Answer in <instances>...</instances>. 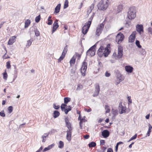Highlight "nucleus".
<instances>
[{
	"label": "nucleus",
	"instance_id": "56",
	"mask_svg": "<svg viewBox=\"0 0 152 152\" xmlns=\"http://www.w3.org/2000/svg\"><path fill=\"white\" fill-rule=\"evenodd\" d=\"M53 107L56 110L58 109L60 107V106L59 105H56L55 104H54L53 105Z\"/></svg>",
	"mask_w": 152,
	"mask_h": 152
},
{
	"label": "nucleus",
	"instance_id": "35",
	"mask_svg": "<svg viewBox=\"0 0 152 152\" xmlns=\"http://www.w3.org/2000/svg\"><path fill=\"white\" fill-rule=\"evenodd\" d=\"M69 1L68 0H65L64 1V9H66L68 7Z\"/></svg>",
	"mask_w": 152,
	"mask_h": 152
},
{
	"label": "nucleus",
	"instance_id": "10",
	"mask_svg": "<svg viewBox=\"0 0 152 152\" xmlns=\"http://www.w3.org/2000/svg\"><path fill=\"white\" fill-rule=\"evenodd\" d=\"M118 56L119 58H121L123 55V48L120 45L118 46Z\"/></svg>",
	"mask_w": 152,
	"mask_h": 152
},
{
	"label": "nucleus",
	"instance_id": "47",
	"mask_svg": "<svg viewBox=\"0 0 152 152\" xmlns=\"http://www.w3.org/2000/svg\"><path fill=\"white\" fill-rule=\"evenodd\" d=\"M140 53L143 55L145 54L146 53L145 50L142 48L140 50Z\"/></svg>",
	"mask_w": 152,
	"mask_h": 152
},
{
	"label": "nucleus",
	"instance_id": "14",
	"mask_svg": "<svg viewBox=\"0 0 152 152\" xmlns=\"http://www.w3.org/2000/svg\"><path fill=\"white\" fill-rule=\"evenodd\" d=\"M136 29L140 34H141V32H143V28L142 25H137L136 26Z\"/></svg>",
	"mask_w": 152,
	"mask_h": 152
},
{
	"label": "nucleus",
	"instance_id": "29",
	"mask_svg": "<svg viewBox=\"0 0 152 152\" xmlns=\"http://www.w3.org/2000/svg\"><path fill=\"white\" fill-rule=\"evenodd\" d=\"M51 16H49L48 18V23L47 24L48 25H51L53 23V20L51 19Z\"/></svg>",
	"mask_w": 152,
	"mask_h": 152
},
{
	"label": "nucleus",
	"instance_id": "40",
	"mask_svg": "<svg viewBox=\"0 0 152 152\" xmlns=\"http://www.w3.org/2000/svg\"><path fill=\"white\" fill-rule=\"evenodd\" d=\"M115 75L116 77H119L120 76H121V75L120 72L118 70H116L115 71Z\"/></svg>",
	"mask_w": 152,
	"mask_h": 152
},
{
	"label": "nucleus",
	"instance_id": "39",
	"mask_svg": "<svg viewBox=\"0 0 152 152\" xmlns=\"http://www.w3.org/2000/svg\"><path fill=\"white\" fill-rule=\"evenodd\" d=\"M64 146V142L61 141H60L59 142V145H58V147L59 148H62Z\"/></svg>",
	"mask_w": 152,
	"mask_h": 152
},
{
	"label": "nucleus",
	"instance_id": "41",
	"mask_svg": "<svg viewBox=\"0 0 152 152\" xmlns=\"http://www.w3.org/2000/svg\"><path fill=\"white\" fill-rule=\"evenodd\" d=\"M67 106L66 104H62L61 106V108L62 111H64L65 109V107Z\"/></svg>",
	"mask_w": 152,
	"mask_h": 152
},
{
	"label": "nucleus",
	"instance_id": "6",
	"mask_svg": "<svg viewBox=\"0 0 152 152\" xmlns=\"http://www.w3.org/2000/svg\"><path fill=\"white\" fill-rule=\"evenodd\" d=\"M104 26V25L103 23H101L96 28V35L97 36H99L101 34Z\"/></svg>",
	"mask_w": 152,
	"mask_h": 152
},
{
	"label": "nucleus",
	"instance_id": "60",
	"mask_svg": "<svg viewBox=\"0 0 152 152\" xmlns=\"http://www.w3.org/2000/svg\"><path fill=\"white\" fill-rule=\"evenodd\" d=\"M100 142L101 144L102 145H104L105 143V141L104 140H101L100 141Z\"/></svg>",
	"mask_w": 152,
	"mask_h": 152
},
{
	"label": "nucleus",
	"instance_id": "58",
	"mask_svg": "<svg viewBox=\"0 0 152 152\" xmlns=\"http://www.w3.org/2000/svg\"><path fill=\"white\" fill-rule=\"evenodd\" d=\"M65 123H67L69 122V118L68 117H65Z\"/></svg>",
	"mask_w": 152,
	"mask_h": 152
},
{
	"label": "nucleus",
	"instance_id": "32",
	"mask_svg": "<svg viewBox=\"0 0 152 152\" xmlns=\"http://www.w3.org/2000/svg\"><path fill=\"white\" fill-rule=\"evenodd\" d=\"M105 109L106 110L105 113H109L110 111V107L107 105H105Z\"/></svg>",
	"mask_w": 152,
	"mask_h": 152
},
{
	"label": "nucleus",
	"instance_id": "5",
	"mask_svg": "<svg viewBox=\"0 0 152 152\" xmlns=\"http://www.w3.org/2000/svg\"><path fill=\"white\" fill-rule=\"evenodd\" d=\"M91 22V21H88L85 23L82 28V32L84 34H86L88 31Z\"/></svg>",
	"mask_w": 152,
	"mask_h": 152
},
{
	"label": "nucleus",
	"instance_id": "9",
	"mask_svg": "<svg viewBox=\"0 0 152 152\" xmlns=\"http://www.w3.org/2000/svg\"><path fill=\"white\" fill-rule=\"evenodd\" d=\"M87 64L85 61L83 63V65L81 68V72L83 76H85L86 73V69L87 67Z\"/></svg>",
	"mask_w": 152,
	"mask_h": 152
},
{
	"label": "nucleus",
	"instance_id": "19",
	"mask_svg": "<svg viewBox=\"0 0 152 152\" xmlns=\"http://www.w3.org/2000/svg\"><path fill=\"white\" fill-rule=\"evenodd\" d=\"M125 69L127 72L131 73L133 71V68L130 66H126L125 67Z\"/></svg>",
	"mask_w": 152,
	"mask_h": 152
},
{
	"label": "nucleus",
	"instance_id": "53",
	"mask_svg": "<svg viewBox=\"0 0 152 152\" xmlns=\"http://www.w3.org/2000/svg\"><path fill=\"white\" fill-rule=\"evenodd\" d=\"M74 55H76V58L77 57L78 60H79L81 56V55L78 54L77 53H76Z\"/></svg>",
	"mask_w": 152,
	"mask_h": 152
},
{
	"label": "nucleus",
	"instance_id": "51",
	"mask_svg": "<svg viewBox=\"0 0 152 152\" xmlns=\"http://www.w3.org/2000/svg\"><path fill=\"white\" fill-rule=\"evenodd\" d=\"M35 35L37 37H38L40 35V33L37 29L35 30L34 31Z\"/></svg>",
	"mask_w": 152,
	"mask_h": 152
},
{
	"label": "nucleus",
	"instance_id": "61",
	"mask_svg": "<svg viewBox=\"0 0 152 152\" xmlns=\"http://www.w3.org/2000/svg\"><path fill=\"white\" fill-rule=\"evenodd\" d=\"M94 16V14L92 15L90 17V18H89L88 21H91V22H92V19H93V18Z\"/></svg>",
	"mask_w": 152,
	"mask_h": 152
},
{
	"label": "nucleus",
	"instance_id": "45",
	"mask_svg": "<svg viewBox=\"0 0 152 152\" xmlns=\"http://www.w3.org/2000/svg\"><path fill=\"white\" fill-rule=\"evenodd\" d=\"M65 56L62 54L61 56L59 58H58V62H60L62 60H63V59H64V57Z\"/></svg>",
	"mask_w": 152,
	"mask_h": 152
},
{
	"label": "nucleus",
	"instance_id": "16",
	"mask_svg": "<svg viewBox=\"0 0 152 152\" xmlns=\"http://www.w3.org/2000/svg\"><path fill=\"white\" fill-rule=\"evenodd\" d=\"M102 135L104 138H106L109 136L110 132L108 130H104L102 132Z\"/></svg>",
	"mask_w": 152,
	"mask_h": 152
},
{
	"label": "nucleus",
	"instance_id": "62",
	"mask_svg": "<svg viewBox=\"0 0 152 152\" xmlns=\"http://www.w3.org/2000/svg\"><path fill=\"white\" fill-rule=\"evenodd\" d=\"M89 137V136L88 135H86L83 136V137L85 139H88Z\"/></svg>",
	"mask_w": 152,
	"mask_h": 152
},
{
	"label": "nucleus",
	"instance_id": "54",
	"mask_svg": "<svg viewBox=\"0 0 152 152\" xmlns=\"http://www.w3.org/2000/svg\"><path fill=\"white\" fill-rule=\"evenodd\" d=\"M0 115L2 117H4L5 116V114L4 113V111L3 110L0 112Z\"/></svg>",
	"mask_w": 152,
	"mask_h": 152
},
{
	"label": "nucleus",
	"instance_id": "55",
	"mask_svg": "<svg viewBox=\"0 0 152 152\" xmlns=\"http://www.w3.org/2000/svg\"><path fill=\"white\" fill-rule=\"evenodd\" d=\"M148 32L149 34H152V28L149 27L148 29Z\"/></svg>",
	"mask_w": 152,
	"mask_h": 152
},
{
	"label": "nucleus",
	"instance_id": "30",
	"mask_svg": "<svg viewBox=\"0 0 152 152\" xmlns=\"http://www.w3.org/2000/svg\"><path fill=\"white\" fill-rule=\"evenodd\" d=\"M96 145V143L94 142H92L88 144V146L90 148L93 147L95 146Z\"/></svg>",
	"mask_w": 152,
	"mask_h": 152
},
{
	"label": "nucleus",
	"instance_id": "7",
	"mask_svg": "<svg viewBox=\"0 0 152 152\" xmlns=\"http://www.w3.org/2000/svg\"><path fill=\"white\" fill-rule=\"evenodd\" d=\"M124 36L123 34L120 32L118 33L116 37V42L118 44H120L123 40Z\"/></svg>",
	"mask_w": 152,
	"mask_h": 152
},
{
	"label": "nucleus",
	"instance_id": "37",
	"mask_svg": "<svg viewBox=\"0 0 152 152\" xmlns=\"http://www.w3.org/2000/svg\"><path fill=\"white\" fill-rule=\"evenodd\" d=\"M3 74L4 79L5 80H6L7 79L8 75L6 72V70H5V72Z\"/></svg>",
	"mask_w": 152,
	"mask_h": 152
},
{
	"label": "nucleus",
	"instance_id": "24",
	"mask_svg": "<svg viewBox=\"0 0 152 152\" xmlns=\"http://www.w3.org/2000/svg\"><path fill=\"white\" fill-rule=\"evenodd\" d=\"M76 59V55H74L73 57L70 60L69 62L70 64L71 65L72 64H74L75 62V60Z\"/></svg>",
	"mask_w": 152,
	"mask_h": 152
},
{
	"label": "nucleus",
	"instance_id": "48",
	"mask_svg": "<svg viewBox=\"0 0 152 152\" xmlns=\"http://www.w3.org/2000/svg\"><path fill=\"white\" fill-rule=\"evenodd\" d=\"M137 136V134H135L133 137H132L129 140L128 142H130L134 139H135L136 138Z\"/></svg>",
	"mask_w": 152,
	"mask_h": 152
},
{
	"label": "nucleus",
	"instance_id": "1",
	"mask_svg": "<svg viewBox=\"0 0 152 152\" xmlns=\"http://www.w3.org/2000/svg\"><path fill=\"white\" fill-rule=\"evenodd\" d=\"M110 51L108 47H104L101 46L97 51V53L99 57H101L103 55L105 57H107L110 53Z\"/></svg>",
	"mask_w": 152,
	"mask_h": 152
},
{
	"label": "nucleus",
	"instance_id": "17",
	"mask_svg": "<svg viewBox=\"0 0 152 152\" xmlns=\"http://www.w3.org/2000/svg\"><path fill=\"white\" fill-rule=\"evenodd\" d=\"M71 130H68L66 131V139L69 141H70L71 140V137L72 132L71 131Z\"/></svg>",
	"mask_w": 152,
	"mask_h": 152
},
{
	"label": "nucleus",
	"instance_id": "4",
	"mask_svg": "<svg viewBox=\"0 0 152 152\" xmlns=\"http://www.w3.org/2000/svg\"><path fill=\"white\" fill-rule=\"evenodd\" d=\"M96 47V45H94L91 47L87 51L86 53V55L89 56H94L96 52L95 48Z\"/></svg>",
	"mask_w": 152,
	"mask_h": 152
},
{
	"label": "nucleus",
	"instance_id": "21",
	"mask_svg": "<svg viewBox=\"0 0 152 152\" xmlns=\"http://www.w3.org/2000/svg\"><path fill=\"white\" fill-rule=\"evenodd\" d=\"M61 6V4H58L55 7V9L54 12L56 13H58L59 12L60 7Z\"/></svg>",
	"mask_w": 152,
	"mask_h": 152
},
{
	"label": "nucleus",
	"instance_id": "50",
	"mask_svg": "<svg viewBox=\"0 0 152 152\" xmlns=\"http://www.w3.org/2000/svg\"><path fill=\"white\" fill-rule=\"evenodd\" d=\"M123 9L122 6L121 5H119L118 7V10L117 11L118 12H119L121 11Z\"/></svg>",
	"mask_w": 152,
	"mask_h": 152
},
{
	"label": "nucleus",
	"instance_id": "42",
	"mask_svg": "<svg viewBox=\"0 0 152 152\" xmlns=\"http://www.w3.org/2000/svg\"><path fill=\"white\" fill-rule=\"evenodd\" d=\"M117 80H119V82H118V83H120L121 82L122 80H124V79L122 78V75H121V76H119V77H116Z\"/></svg>",
	"mask_w": 152,
	"mask_h": 152
},
{
	"label": "nucleus",
	"instance_id": "20",
	"mask_svg": "<svg viewBox=\"0 0 152 152\" xmlns=\"http://www.w3.org/2000/svg\"><path fill=\"white\" fill-rule=\"evenodd\" d=\"M94 4H92L88 8L87 11V14L88 15L91 12L92 10L94 8Z\"/></svg>",
	"mask_w": 152,
	"mask_h": 152
},
{
	"label": "nucleus",
	"instance_id": "52",
	"mask_svg": "<svg viewBox=\"0 0 152 152\" xmlns=\"http://www.w3.org/2000/svg\"><path fill=\"white\" fill-rule=\"evenodd\" d=\"M83 86L80 84H79L77 86V87L76 89L77 90H80L83 88Z\"/></svg>",
	"mask_w": 152,
	"mask_h": 152
},
{
	"label": "nucleus",
	"instance_id": "3",
	"mask_svg": "<svg viewBox=\"0 0 152 152\" xmlns=\"http://www.w3.org/2000/svg\"><path fill=\"white\" fill-rule=\"evenodd\" d=\"M136 16V10L134 7H131L128 12L127 17L129 19H134Z\"/></svg>",
	"mask_w": 152,
	"mask_h": 152
},
{
	"label": "nucleus",
	"instance_id": "27",
	"mask_svg": "<svg viewBox=\"0 0 152 152\" xmlns=\"http://www.w3.org/2000/svg\"><path fill=\"white\" fill-rule=\"evenodd\" d=\"M148 131L147 133L146 134V136H149L150 135V133L151 132V129H152V126L150 124H149L148 125Z\"/></svg>",
	"mask_w": 152,
	"mask_h": 152
},
{
	"label": "nucleus",
	"instance_id": "46",
	"mask_svg": "<svg viewBox=\"0 0 152 152\" xmlns=\"http://www.w3.org/2000/svg\"><path fill=\"white\" fill-rule=\"evenodd\" d=\"M112 113L115 116H116L117 115L118 113V110H112Z\"/></svg>",
	"mask_w": 152,
	"mask_h": 152
},
{
	"label": "nucleus",
	"instance_id": "18",
	"mask_svg": "<svg viewBox=\"0 0 152 152\" xmlns=\"http://www.w3.org/2000/svg\"><path fill=\"white\" fill-rule=\"evenodd\" d=\"M49 134V132L45 133L42 136L41 138L42 139V142H45L46 141V138L48 137Z\"/></svg>",
	"mask_w": 152,
	"mask_h": 152
},
{
	"label": "nucleus",
	"instance_id": "22",
	"mask_svg": "<svg viewBox=\"0 0 152 152\" xmlns=\"http://www.w3.org/2000/svg\"><path fill=\"white\" fill-rule=\"evenodd\" d=\"M54 146V144H52L49 145L47 147L45 148L43 150V152H45L49 150L52 148Z\"/></svg>",
	"mask_w": 152,
	"mask_h": 152
},
{
	"label": "nucleus",
	"instance_id": "33",
	"mask_svg": "<svg viewBox=\"0 0 152 152\" xmlns=\"http://www.w3.org/2000/svg\"><path fill=\"white\" fill-rule=\"evenodd\" d=\"M70 98L68 97L64 98V103L65 104H67L70 101Z\"/></svg>",
	"mask_w": 152,
	"mask_h": 152
},
{
	"label": "nucleus",
	"instance_id": "15",
	"mask_svg": "<svg viewBox=\"0 0 152 152\" xmlns=\"http://www.w3.org/2000/svg\"><path fill=\"white\" fill-rule=\"evenodd\" d=\"M16 36H15L11 37L8 41L7 45H12L16 41Z\"/></svg>",
	"mask_w": 152,
	"mask_h": 152
},
{
	"label": "nucleus",
	"instance_id": "12",
	"mask_svg": "<svg viewBox=\"0 0 152 152\" xmlns=\"http://www.w3.org/2000/svg\"><path fill=\"white\" fill-rule=\"evenodd\" d=\"M136 32V31H133L129 37V42L132 43L134 41L135 38V35Z\"/></svg>",
	"mask_w": 152,
	"mask_h": 152
},
{
	"label": "nucleus",
	"instance_id": "34",
	"mask_svg": "<svg viewBox=\"0 0 152 152\" xmlns=\"http://www.w3.org/2000/svg\"><path fill=\"white\" fill-rule=\"evenodd\" d=\"M72 109L71 107L70 106H68V108L67 109H65L64 110V112L66 114H67L68 112L70 111Z\"/></svg>",
	"mask_w": 152,
	"mask_h": 152
},
{
	"label": "nucleus",
	"instance_id": "8",
	"mask_svg": "<svg viewBox=\"0 0 152 152\" xmlns=\"http://www.w3.org/2000/svg\"><path fill=\"white\" fill-rule=\"evenodd\" d=\"M122 102H120L118 106V109L119 110V113L120 114L125 113L126 111V107L125 106H123L122 105Z\"/></svg>",
	"mask_w": 152,
	"mask_h": 152
},
{
	"label": "nucleus",
	"instance_id": "2",
	"mask_svg": "<svg viewBox=\"0 0 152 152\" xmlns=\"http://www.w3.org/2000/svg\"><path fill=\"white\" fill-rule=\"evenodd\" d=\"M108 0H101L97 5L98 9L102 10H106L108 6Z\"/></svg>",
	"mask_w": 152,
	"mask_h": 152
},
{
	"label": "nucleus",
	"instance_id": "11",
	"mask_svg": "<svg viewBox=\"0 0 152 152\" xmlns=\"http://www.w3.org/2000/svg\"><path fill=\"white\" fill-rule=\"evenodd\" d=\"M100 91L99 86L98 84H96L95 86V91L93 94V96L94 97L97 96L99 94Z\"/></svg>",
	"mask_w": 152,
	"mask_h": 152
},
{
	"label": "nucleus",
	"instance_id": "31",
	"mask_svg": "<svg viewBox=\"0 0 152 152\" xmlns=\"http://www.w3.org/2000/svg\"><path fill=\"white\" fill-rule=\"evenodd\" d=\"M68 50V48L67 45H66L64 48L63 51L62 52V54L65 56L66 53H67Z\"/></svg>",
	"mask_w": 152,
	"mask_h": 152
},
{
	"label": "nucleus",
	"instance_id": "57",
	"mask_svg": "<svg viewBox=\"0 0 152 152\" xmlns=\"http://www.w3.org/2000/svg\"><path fill=\"white\" fill-rule=\"evenodd\" d=\"M7 67V69H10L11 67V65L10 64V62L8 61L6 63Z\"/></svg>",
	"mask_w": 152,
	"mask_h": 152
},
{
	"label": "nucleus",
	"instance_id": "43",
	"mask_svg": "<svg viewBox=\"0 0 152 152\" xmlns=\"http://www.w3.org/2000/svg\"><path fill=\"white\" fill-rule=\"evenodd\" d=\"M41 17L40 15H39L36 17L35 19V22L37 23L39 22L40 20Z\"/></svg>",
	"mask_w": 152,
	"mask_h": 152
},
{
	"label": "nucleus",
	"instance_id": "13",
	"mask_svg": "<svg viewBox=\"0 0 152 152\" xmlns=\"http://www.w3.org/2000/svg\"><path fill=\"white\" fill-rule=\"evenodd\" d=\"M58 20H56L54 22L53 24V29L52 34H53L56 30L57 29L58 27L59 26L58 23Z\"/></svg>",
	"mask_w": 152,
	"mask_h": 152
},
{
	"label": "nucleus",
	"instance_id": "25",
	"mask_svg": "<svg viewBox=\"0 0 152 152\" xmlns=\"http://www.w3.org/2000/svg\"><path fill=\"white\" fill-rule=\"evenodd\" d=\"M53 114V117L55 118H57L60 115V113L57 110H55L54 111Z\"/></svg>",
	"mask_w": 152,
	"mask_h": 152
},
{
	"label": "nucleus",
	"instance_id": "28",
	"mask_svg": "<svg viewBox=\"0 0 152 152\" xmlns=\"http://www.w3.org/2000/svg\"><path fill=\"white\" fill-rule=\"evenodd\" d=\"M66 127L68 129V130H72V127H71V124L70 122L66 123Z\"/></svg>",
	"mask_w": 152,
	"mask_h": 152
},
{
	"label": "nucleus",
	"instance_id": "59",
	"mask_svg": "<svg viewBox=\"0 0 152 152\" xmlns=\"http://www.w3.org/2000/svg\"><path fill=\"white\" fill-rule=\"evenodd\" d=\"M110 74L109 73L107 72H106L105 73V75L107 77H109L110 76Z\"/></svg>",
	"mask_w": 152,
	"mask_h": 152
},
{
	"label": "nucleus",
	"instance_id": "23",
	"mask_svg": "<svg viewBox=\"0 0 152 152\" xmlns=\"http://www.w3.org/2000/svg\"><path fill=\"white\" fill-rule=\"evenodd\" d=\"M2 47L5 50V51H6V53L4 54V55L3 56V58L4 59H6L7 58H10V57H6L5 56L6 55L7 53V50L6 48V47L4 45H2Z\"/></svg>",
	"mask_w": 152,
	"mask_h": 152
},
{
	"label": "nucleus",
	"instance_id": "38",
	"mask_svg": "<svg viewBox=\"0 0 152 152\" xmlns=\"http://www.w3.org/2000/svg\"><path fill=\"white\" fill-rule=\"evenodd\" d=\"M33 40L29 39L27 41V43L26 44V46H28V47H29L31 45Z\"/></svg>",
	"mask_w": 152,
	"mask_h": 152
},
{
	"label": "nucleus",
	"instance_id": "63",
	"mask_svg": "<svg viewBox=\"0 0 152 152\" xmlns=\"http://www.w3.org/2000/svg\"><path fill=\"white\" fill-rule=\"evenodd\" d=\"M107 152H113V151L112 148H108L107 149Z\"/></svg>",
	"mask_w": 152,
	"mask_h": 152
},
{
	"label": "nucleus",
	"instance_id": "44",
	"mask_svg": "<svg viewBox=\"0 0 152 152\" xmlns=\"http://www.w3.org/2000/svg\"><path fill=\"white\" fill-rule=\"evenodd\" d=\"M135 44L138 48H141V46L140 45V42L139 40H136V41Z\"/></svg>",
	"mask_w": 152,
	"mask_h": 152
},
{
	"label": "nucleus",
	"instance_id": "26",
	"mask_svg": "<svg viewBox=\"0 0 152 152\" xmlns=\"http://www.w3.org/2000/svg\"><path fill=\"white\" fill-rule=\"evenodd\" d=\"M31 23L30 20L28 19L26 21L25 23L24 27L25 28H27Z\"/></svg>",
	"mask_w": 152,
	"mask_h": 152
},
{
	"label": "nucleus",
	"instance_id": "64",
	"mask_svg": "<svg viewBox=\"0 0 152 152\" xmlns=\"http://www.w3.org/2000/svg\"><path fill=\"white\" fill-rule=\"evenodd\" d=\"M129 102L130 103H132V100L131 99V97L128 96L127 98Z\"/></svg>",
	"mask_w": 152,
	"mask_h": 152
},
{
	"label": "nucleus",
	"instance_id": "49",
	"mask_svg": "<svg viewBox=\"0 0 152 152\" xmlns=\"http://www.w3.org/2000/svg\"><path fill=\"white\" fill-rule=\"evenodd\" d=\"M8 113H11L13 110V107L12 106H10L8 108Z\"/></svg>",
	"mask_w": 152,
	"mask_h": 152
},
{
	"label": "nucleus",
	"instance_id": "36",
	"mask_svg": "<svg viewBox=\"0 0 152 152\" xmlns=\"http://www.w3.org/2000/svg\"><path fill=\"white\" fill-rule=\"evenodd\" d=\"M78 119L79 120H80V123H79V125H80V126L81 129H82V123L83 121V119H81V117H80V115H79V117H78Z\"/></svg>",
	"mask_w": 152,
	"mask_h": 152
}]
</instances>
